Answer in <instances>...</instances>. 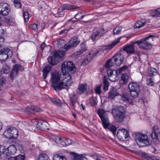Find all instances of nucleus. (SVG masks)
<instances>
[{
  "label": "nucleus",
  "mask_w": 160,
  "mask_h": 160,
  "mask_svg": "<svg viewBox=\"0 0 160 160\" xmlns=\"http://www.w3.org/2000/svg\"><path fill=\"white\" fill-rule=\"evenodd\" d=\"M121 99L123 101L126 102L129 101L128 95L127 93H123L121 95Z\"/></svg>",
  "instance_id": "43"
},
{
  "label": "nucleus",
  "mask_w": 160,
  "mask_h": 160,
  "mask_svg": "<svg viewBox=\"0 0 160 160\" xmlns=\"http://www.w3.org/2000/svg\"><path fill=\"white\" fill-rule=\"evenodd\" d=\"M128 88L129 90H140L139 86L138 84L136 82H130L128 85Z\"/></svg>",
  "instance_id": "27"
},
{
  "label": "nucleus",
  "mask_w": 160,
  "mask_h": 160,
  "mask_svg": "<svg viewBox=\"0 0 160 160\" xmlns=\"http://www.w3.org/2000/svg\"><path fill=\"white\" fill-rule=\"evenodd\" d=\"M14 4L17 8H19L21 7V3L20 0H14Z\"/></svg>",
  "instance_id": "48"
},
{
  "label": "nucleus",
  "mask_w": 160,
  "mask_h": 160,
  "mask_svg": "<svg viewBox=\"0 0 160 160\" xmlns=\"http://www.w3.org/2000/svg\"><path fill=\"white\" fill-rule=\"evenodd\" d=\"M23 17L25 21L26 22L29 20V15L27 11L23 10Z\"/></svg>",
  "instance_id": "49"
},
{
  "label": "nucleus",
  "mask_w": 160,
  "mask_h": 160,
  "mask_svg": "<svg viewBox=\"0 0 160 160\" xmlns=\"http://www.w3.org/2000/svg\"><path fill=\"white\" fill-rule=\"evenodd\" d=\"M37 127L38 128L43 130H48L49 128V125L47 122L42 120H37Z\"/></svg>",
  "instance_id": "17"
},
{
  "label": "nucleus",
  "mask_w": 160,
  "mask_h": 160,
  "mask_svg": "<svg viewBox=\"0 0 160 160\" xmlns=\"http://www.w3.org/2000/svg\"><path fill=\"white\" fill-rule=\"evenodd\" d=\"M65 54V52L62 51H55L54 53L48 58V61L52 65L57 63Z\"/></svg>",
  "instance_id": "4"
},
{
  "label": "nucleus",
  "mask_w": 160,
  "mask_h": 160,
  "mask_svg": "<svg viewBox=\"0 0 160 160\" xmlns=\"http://www.w3.org/2000/svg\"><path fill=\"white\" fill-rule=\"evenodd\" d=\"M65 142L66 144V145H68L71 143V140L69 139H66Z\"/></svg>",
  "instance_id": "63"
},
{
  "label": "nucleus",
  "mask_w": 160,
  "mask_h": 160,
  "mask_svg": "<svg viewBox=\"0 0 160 160\" xmlns=\"http://www.w3.org/2000/svg\"><path fill=\"white\" fill-rule=\"evenodd\" d=\"M38 25L37 24L34 23L31 25V28L34 30H35L37 29Z\"/></svg>",
  "instance_id": "58"
},
{
  "label": "nucleus",
  "mask_w": 160,
  "mask_h": 160,
  "mask_svg": "<svg viewBox=\"0 0 160 160\" xmlns=\"http://www.w3.org/2000/svg\"><path fill=\"white\" fill-rule=\"evenodd\" d=\"M58 144L61 145L63 146H66V144L65 143V141H64V140L61 138V141H60Z\"/></svg>",
  "instance_id": "61"
},
{
  "label": "nucleus",
  "mask_w": 160,
  "mask_h": 160,
  "mask_svg": "<svg viewBox=\"0 0 160 160\" xmlns=\"http://www.w3.org/2000/svg\"><path fill=\"white\" fill-rule=\"evenodd\" d=\"M157 72L156 69L152 68H151L148 71V76L152 77L157 75Z\"/></svg>",
  "instance_id": "34"
},
{
  "label": "nucleus",
  "mask_w": 160,
  "mask_h": 160,
  "mask_svg": "<svg viewBox=\"0 0 160 160\" xmlns=\"http://www.w3.org/2000/svg\"><path fill=\"white\" fill-rule=\"evenodd\" d=\"M53 160H68L65 156H62L56 154L53 156Z\"/></svg>",
  "instance_id": "35"
},
{
  "label": "nucleus",
  "mask_w": 160,
  "mask_h": 160,
  "mask_svg": "<svg viewBox=\"0 0 160 160\" xmlns=\"http://www.w3.org/2000/svg\"><path fill=\"white\" fill-rule=\"evenodd\" d=\"M81 50L83 52L87 50V48L86 47L85 44L83 42L81 44Z\"/></svg>",
  "instance_id": "51"
},
{
  "label": "nucleus",
  "mask_w": 160,
  "mask_h": 160,
  "mask_svg": "<svg viewBox=\"0 0 160 160\" xmlns=\"http://www.w3.org/2000/svg\"><path fill=\"white\" fill-rule=\"evenodd\" d=\"M83 52L81 50H79L74 53V55L75 56H78L82 54Z\"/></svg>",
  "instance_id": "59"
},
{
  "label": "nucleus",
  "mask_w": 160,
  "mask_h": 160,
  "mask_svg": "<svg viewBox=\"0 0 160 160\" xmlns=\"http://www.w3.org/2000/svg\"><path fill=\"white\" fill-rule=\"evenodd\" d=\"M127 68L126 66L121 68L119 70H112L108 69L107 70V74L109 78V80L112 82H115L119 78V75L121 72L123 70L126 69Z\"/></svg>",
  "instance_id": "6"
},
{
  "label": "nucleus",
  "mask_w": 160,
  "mask_h": 160,
  "mask_svg": "<svg viewBox=\"0 0 160 160\" xmlns=\"http://www.w3.org/2000/svg\"><path fill=\"white\" fill-rule=\"evenodd\" d=\"M146 23V20L145 19H141L138 21L134 25V27L136 28H140L145 25Z\"/></svg>",
  "instance_id": "28"
},
{
  "label": "nucleus",
  "mask_w": 160,
  "mask_h": 160,
  "mask_svg": "<svg viewBox=\"0 0 160 160\" xmlns=\"http://www.w3.org/2000/svg\"><path fill=\"white\" fill-rule=\"evenodd\" d=\"M119 95L116 89L113 87L110 90L109 92L108 98L110 99H113L115 98Z\"/></svg>",
  "instance_id": "22"
},
{
  "label": "nucleus",
  "mask_w": 160,
  "mask_h": 160,
  "mask_svg": "<svg viewBox=\"0 0 160 160\" xmlns=\"http://www.w3.org/2000/svg\"><path fill=\"white\" fill-rule=\"evenodd\" d=\"M109 129L113 133L114 135L116 133L117 130V128L115 126L113 125H112L110 127Z\"/></svg>",
  "instance_id": "53"
},
{
  "label": "nucleus",
  "mask_w": 160,
  "mask_h": 160,
  "mask_svg": "<svg viewBox=\"0 0 160 160\" xmlns=\"http://www.w3.org/2000/svg\"><path fill=\"white\" fill-rule=\"evenodd\" d=\"M12 51L9 48H3L0 50V61L1 63H6L5 60L8 58L11 57Z\"/></svg>",
  "instance_id": "7"
},
{
  "label": "nucleus",
  "mask_w": 160,
  "mask_h": 160,
  "mask_svg": "<svg viewBox=\"0 0 160 160\" xmlns=\"http://www.w3.org/2000/svg\"><path fill=\"white\" fill-rule=\"evenodd\" d=\"M77 99V97L75 94H73L70 96V102L71 104L72 105V108L74 109L75 107V104L76 103Z\"/></svg>",
  "instance_id": "29"
},
{
  "label": "nucleus",
  "mask_w": 160,
  "mask_h": 160,
  "mask_svg": "<svg viewBox=\"0 0 160 160\" xmlns=\"http://www.w3.org/2000/svg\"><path fill=\"white\" fill-rule=\"evenodd\" d=\"M97 102L98 101L96 97H93L90 99V103L92 106H95L97 105Z\"/></svg>",
  "instance_id": "42"
},
{
  "label": "nucleus",
  "mask_w": 160,
  "mask_h": 160,
  "mask_svg": "<svg viewBox=\"0 0 160 160\" xmlns=\"http://www.w3.org/2000/svg\"><path fill=\"white\" fill-rule=\"evenodd\" d=\"M64 10V9H63V7L59 8L58 11L57 13L56 14V17H59L63 16L64 13L63 11Z\"/></svg>",
  "instance_id": "40"
},
{
  "label": "nucleus",
  "mask_w": 160,
  "mask_h": 160,
  "mask_svg": "<svg viewBox=\"0 0 160 160\" xmlns=\"http://www.w3.org/2000/svg\"><path fill=\"white\" fill-rule=\"evenodd\" d=\"M133 136L137 144L139 147H144L150 144L147 135L142 133L135 132L133 134Z\"/></svg>",
  "instance_id": "2"
},
{
  "label": "nucleus",
  "mask_w": 160,
  "mask_h": 160,
  "mask_svg": "<svg viewBox=\"0 0 160 160\" xmlns=\"http://www.w3.org/2000/svg\"><path fill=\"white\" fill-rule=\"evenodd\" d=\"M103 32L104 31L102 29L97 30L96 29H94L91 36V39L94 41L99 37L103 36Z\"/></svg>",
  "instance_id": "20"
},
{
  "label": "nucleus",
  "mask_w": 160,
  "mask_h": 160,
  "mask_svg": "<svg viewBox=\"0 0 160 160\" xmlns=\"http://www.w3.org/2000/svg\"><path fill=\"white\" fill-rule=\"evenodd\" d=\"M10 6L7 3H0V21L2 17L7 15L10 11Z\"/></svg>",
  "instance_id": "10"
},
{
  "label": "nucleus",
  "mask_w": 160,
  "mask_h": 160,
  "mask_svg": "<svg viewBox=\"0 0 160 160\" xmlns=\"http://www.w3.org/2000/svg\"><path fill=\"white\" fill-rule=\"evenodd\" d=\"M51 86L56 91L70 86L72 81L69 74L62 75L58 71L52 72L51 75Z\"/></svg>",
  "instance_id": "1"
},
{
  "label": "nucleus",
  "mask_w": 160,
  "mask_h": 160,
  "mask_svg": "<svg viewBox=\"0 0 160 160\" xmlns=\"http://www.w3.org/2000/svg\"><path fill=\"white\" fill-rule=\"evenodd\" d=\"M8 149L10 154H13L15 153L16 151V149L14 145L10 146L8 147Z\"/></svg>",
  "instance_id": "36"
},
{
  "label": "nucleus",
  "mask_w": 160,
  "mask_h": 160,
  "mask_svg": "<svg viewBox=\"0 0 160 160\" xmlns=\"http://www.w3.org/2000/svg\"><path fill=\"white\" fill-rule=\"evenodd\" d=\"M5 79L2 76H0V85L4 82Z\"/></svg>",
  "instance_id": "62"
},
{
  "label": "nucleus",
  "mask_w": 160,
  "mask_h": 160,
  "mask_svg": "<svg viewBox=\"0 0 160 160\" xmlns=\"http://www.w3.org/2000/svg\"><path fill=\"white\" fill-rule=\"evenodd\" d=\"M153 37H154V35H149L145 38L141 39L140 41H135L133 43L137 44L140 48L145 49H149L152 47L151 41H152V39H151V38Z\"/></svg>",
  "instance_id": "3"
},
{
  "label": "nucleus",
  "mask_w": 160,
  "mask_h": 160,
  "mask_svg": "<svg viewBox=\"0 0 160 160\" xmlns=\"http://www.w3.org/2000/svg\"><path fill=\"white\" fill-rule=\"evenodd\" d=\"M70 154L73 160H83L84 157L82 154H79L73 152H71Z\"/></svg>",
  "instance_id": "25"
},
{
  "label": "nucleus",
  "mask_w": 160,
  "mask_h": 160,
  "mask_svg": "<svg viewBox=\"0 0 160 160\" xmlns=\"http://www.w3.org/2000/svg\"><path fill=\"white\" fill-rule=\"evenodd\" d=\"M117 136L119 139L124 141L129 137L128 131L125 129L122 128L118 131L117 133Z\"/></svg>",
  "instance_id": "14"
},
{
  "label": "nucleus",
  "mask_w": 160,
  "mask_h": 160,
  "mask_svg": "<svg viewBox=\"0 0 160 160\" xmlns=\"http://www.w3.org/2000/svg\"><path fill=\"white\" fill-rule=\"evenodd\" d=\"M62 70L63 74L68 73L70 74L69 72L73 73L76 70L75 66L73 63L70 61H65L62 65ZM70 75V74H69Z\"/></svg>",
  "instance_id": "5"
},
{
  "label": "nucleus",
  "mask_w": 160,
  "mask_h": 160,
  "mask_svg": "<svg viewBox=\"0 0 160 160\" xmlns=\"http://www.w3.org/2000/svg\"><path fill=\"white\" fill-rule=\"evenodd\" d=\"M50 101L52 103L57 106H60L62 104L61 101L58 98H52L51 99Z\"/></svg>",
  "instance_id": "37"
},
{
  "label": "nucleus",
  "mask_w": 160,
  "mask_h": 160,
  "mask_svg": "<svg viewBox=\"0 0 160 160\" xmlns=\"http://www.w3.org/2000/svg\"><path fill=\"white\" fill-rule=\"evenodd\" d=\"M80 42L79 40L76 37H73L70 41L69 42L64 46V48L66 50L70 48H73L76 46Z\"/></svg>",
  "instance_id": "12"
},
{
  "label": "nucleus",
  "mask_w": 160,
  "mask_h": 160,
  "mask_svg": "<svg viewBox=\"0 0 160 160\" xmlns=\"http://www.w3.org/2000/svg\"><path fill=\"white\" fill-rule=\"evenodd\" d=\"M98 113L102 122L103 127L105 129L107 128L110 124V122L106 111L103 109H100L98 111Z\"/></svg>",
  "instance_id": "8"
},
{
  "label": "nucleus",
  "mask_w": 160,
  "mask_h": 160,
  "mask_svg": "<svg viewBox=\"0 0 160 160\" xmlns=\"http://www.w3.org/2000/svg\"><path fill=\"white\" fill-rule=\"evenodd\" d=\"M151 136L153 142L156 143H158L159 140L158 137L160 136V129L158 126L153 127Z\"/></svg>",
  "instance_id": "11"
},
{
  "label": "nucleus",
  "mask_w": 160,
  "mask_h": 160,
  "mask_svg": "<svg viewBox=\"0 0 160 160\" xmlns=\"http://www.w3.org/2000/svg\"><path fill=\"white\" fill-rule=\"evenodd\" d=\"M99 52V50H96L94 52H90L87 56L86 58L82 62V64L83 65H86L88 62H90L94 57L96 56L97 54Z\"/></svg>",
  "instance_id": "16"
},
{
  "label": "nucleus",
  "mask_w": 160,
  "mask_h": 160,
  "mask_svg": "<svg viewBox=\"0 0 160 160\" xmlns=\"http://www.w3.org/2000/svg\"><path fill=\"white\" fill-rule=\"evenodd\" d=\"M3 152L4 153H9V150H8V148H5L3 149Z\"/></svg>",
  "instance_id": "64"
},
{
  "label": "nucleus",
  "mask_w": 160,
  "mask_h": 160,
  "mask_svg": "<svg viewBox=\"0 0 160 160\" xmlns=\"http://www.w3.org/2000/svg\"><path fill=\"white\" fill-rule=\"evenodd\" d=\"M101 84L99 85H98L95 88V91L97 94H100L101 93V91L100 89L101 88Z\"/></svg>",
  "instance_id": "54"
},
{
  "label": "nucleus",
  "mask_w": 160,
  "mask_h": 160,
  "mask_svg": "<svg viewBox=\"0 0 160 160\" xmlns=\"http://www.w3.org/2000/svg\"><path fill=\"white\" fill-rule=\"evenodd\" d=\"M3 135L7 138L16 139L18 136V131L15 128H9L5 130Z\"/></svg>",
  "instance_id": "9"
},
{
  "label": "nucleus",
  "mask_w": 160,
  "mask_h": 160,
  "mask_svg": "<svg viewBox=\"0 0 160 160\" xmlns=\"http://www.w3.org/2000/svg\"><path fill=\"white\" fill-rule=\"evenodd\" d=\"M51 68L50 66H47L44 68L43 70V78L44 79L47 76V74L51 70Z\"/></svg>",
  "instance_id": "31"
},
{
  "label": "nucleus",
  "mask_w": 160,
  "mask_h": 160,
  "mask_svg": "<svg viewBox=\"0 0 160 160\" xmlns=\"http://www.w3.org/2000/svg\"><path fill=\"white\" fill-rule=\"evenodd\" d=\"M119 41V39L116 40L112 42V43L107 46L104 49L107 50H110L114 47Z\"/></svg>",
  "instance_id": "32"
},
{
  "label": "nucleus",
  "mask_w": 160,
  "mask_h": 160,
  "mask_svg": "<svg viewBox=\"0 0 160 160\" xmlns=\"http://www.w3.org/2000/svg\"><path fill=\"white\" fill-rule=\"evenodd\" d=\"M96 160H106L105 158L102 156H96Z\"/></svg>",
  "instance_id": "60"
},
{
  "label": "nucleus",
  "mask_w": 160,
  "mask_h": 160,
  "mask_svg": "<svg viewBox=\"0 0 160 160\" xmlns=\"http://www.w3.org/2000/svg\"><path fill=\"white\" fill-rule=\"evenodd\" d=\"M42 111V110L38 107L31 105L27 107L26 108L25 112L26 114H34L35 112H40Z\"/></svg>",
  "instance_id": "15"
},
{
  "label": "nucleus",
  "mask_w": 160,
  "mask_h": 160,
  "mask_svg": "<svg viewBox=\"0 0 160 160\" xmlns=\"http://www.w3.org/2000/svg\"><path fill=\"white\" fill-rule=\"evenodd\" d=\"M147 83L148 85L150 86H152L153 85V82L152 81V78L149 79L147 80Z\"/></svg>",
  "instance_id": "56"
},
{
  "label": "nucleus",
  "mask_w": 160,
  "mask_h": 160,
  "mask_svg": "<svg viewBox=\"0 0 160 160\" xmlns=\"http://www.w3.org/2000/svg\"><path fill=\"white\" fill-rule=\"evenodd\" d=\"M24 159L25 157L23 156L20 155L16 157H10L9 160H24Z\"/></svg>",
  "instance_id": "39"
},
{
  "label": "nucleus",
  "mask_w": 160,
  "mask_h": 160,
  "mask_svg": "<svg viewBox=\"0 0 160 160\" xmlns=\"http://www.w3.org/2000/svg\"><path fill=\"white\" fill-rule=\"evenodd\" d=\"M139 91H136V90H129L131 96L133 98L137 97L138 96Z\"/></svg>",
  "instance_id": "38"
},
{
  "label": "nucleus",
  "mask_w": 160,
  "mask_h": 160,
  "mask_svg": "<svg viewBox=\"0 0 160 160\" xmlns=\"http://www.w3.org/2000/svg\"><path fill=\"white\" fill-rule=\"evenodd\" d=\"M2 65V67L0 70V74H7L10 71V67L8 66L6 63H1Z\"/></svg>",
  "instance_id": "23"
},
{
  "label": "nucleus",
  "mask_w": 160,
  "mask_h": 160,
  "mask_svg": "<svg viewBox=\"0 0 160 160\" xmlns=\"http://www.w3.org/2000/svg\"><path fill=\"white\" fill-rule=\"evenodd\" d=\"M89 89L88 86L86 83L81 84L78 86L77 93L79 94L87 93Z\"/></svg>",
  "instance_id": "19"
},
{
  "label": "nucleus",
  "mask_w": 160,
  "mask_h": 160,
  "mask_svg": "<svg viewBox=\"0 0 160 160\" xmlns=\"http://www.w3.org/2000/svg\"><path fill=\"white\" fill-rule=\"evenodd\" d=\"M122 29V27L121 26L116 27L113 30L114 35L119 34Z\"/></svg>",
  "instance_id": "45"
},
{
  "label": "nucleus",
  "mask_w": 160,
  "mask_h": 160,
  "mask_svg": "<svg viewBox=\"0 0 160 160\" xmlns=\"http://www.w3.org/2000/svg\"><path fill=\"white\" fill-rule=\"evenodd\" d=\"M103 90L106 91L108 89V87L109 86V83L108 81L107 76H104L103 77Z\"/></svg>",
  "instance_id": "30"
},
{
  "label": "nucleus",
  "mask_w": 160,
  "mask_h": 160,
  "mask_svg": "<svg viewBox=\"0 0 160 160\" xmlns=\"http://www.w3.org/2000/svg\"><path fill=\"white\" fill-rule=\"evenodd\" d=\"M3 17V18L1 19L0 21H2L7 23L10 25H13L15 22L14 19L11 16Z\"/></svg>",
  "instance_id": "24"
},
{
  "label": "nucleus",
  "mask_w": 160,
  "mask_h": 160,
  "mask_svg": "<svg viewBox=\"0 0 160 160\" xmlns=\"http://www.w3.org/2000/svg\"><path fill=\"white\" fill-rule=\"evenodd\" d=\"M128 78V76L126 74H122L120 83L122 84H126Z\"/></svg>",
  "instance_id": "33"
},
{
  "label": "nucleus",
  "mask_w": 160,
  "mask_h": 160,
  "mask_svg": "<svg viewBox=\"0 0 160 160\" xmlns=\"http://www.w3.org/2000/svg\"><path fill=\"white\" fill-rule=\"evenodd\" d=\"M123 50L128 53L132 54L135 52V49L134 45L131 44L127 45L124 48Z\"/></svg>",
  "instance_id": "26"
},
{
  "label": "nucleus",
  "mask_w": 160,
  "mask_h": 160,
  "mask_svg": "<svg viewBox=\"0 0 160 160\" xmlns=\"http://www.w3.org/2000/svg\"><path fill=\"white\" fill-rule=\"evenodd\" d=\"M49 157L46 154L42 153L39 154L38 160H48Z\"/></svg>",
  "instance_id": "41"
},
{
  "label": "nucleus",
  "mask_w": 160,
  "mask_h": 160,
  "mask_svg": "<svg viewBox=\"0 0 160 160\" xmlns=\"http://www.w3.org/2000/svg\"><path fill=\"white\" fill-rule=\"evenodd\" d=\"M84 17V16L82 15V12H80L77 14L75 15V18L76 19L79 20L82 18Z\"/></svg>",
  "instance_id": "52"
},
{
  "label": "nucleus",
  "mask_w": 160,
  "mask_h": 160,
  "mask_svg": "<svg viewBox=\"0 0 160 160\" xmlns=\"http://www.w3.org/2000/svg\"><path fill=\"white\" fill-rule=\"evenodd\" d=\"M21 68L22 66L20 64H16L14 66L10 74V77L12 79L17 76L18 72L21 70Z\"/></svg>",
  "instance_id": "21"
},
{
  "label": "nucleus",
  "mask_w": 160,
  "mask_h": 160,
  "mask_svg": "<svg viewBox=\"0 0 160 160\" xmlns=\"http://www.w3.org/2000/svg\"><path fill=\"white\" fill-rule=\"evenodd\" d=\"M64 42V41L61 39L58 40L57 42V44L58 45V47L59 48H61L62 46H63L64 45L63 43Z\"/></svg>",
  "instance_id": "55"
},
{
  "label": "nucleus",
  "mask_w": 160,
  "mask_h": 160,
  "mask_svg": "<svg viewBox=\"0 0 160 160\" xmlns=\"http://www.w3.org/2000/svg\"><path fill=\"white\" fill-rule=\"evenodd\" d=\"M124 116V113L123 112L121 111L119 109L116 110L114 117L116 121L122 122L123 120Z\"/></svg>",
  "instance_id": "18"
},
{
  "label": "nucleus",
  "mask_w": 160,
  "mask_h": 160,
  "mask_svg": "<svg viewBox=\"0 0 160 160\" xmlns=\"http://www.w3.org/2000/svg\"><path fill=\"white\" fill-rule=\"evenodd\" d=\"M63 9H64V10H69L71 9V6L69 5L64 4L63 5Z\"/></svg>",
  "instance_id": "57"
},
{
  "label": "nucleus",
  "mask_w": 160,
  "mask_h": 160,
  "mask_svg": "<svg viewBox=\"0 0 160 160\" xmlns=\"http://www.w3.org/2000/svg\"><path fill=\"white\" fill-rule=\"evenodd\" d=\"M15 146V148L17 150H18L20 151H22L23 149V148L22 144L19 143H16L14 144Z\"/></svg>",
  "instance_id": "50"
},
{
  "label": "nucleus",
  "mask_w": 160,
  "mask_h": 160,
  "mask_svg": "<svg viewBox=\"0 0 160 160\" xmlns=\"http://www.w3.org/2000/svg\"><path fill=\"white\" fill-rule=\"evenodd\" d=\"M152 15L153 17L155 18L160 17V8L152 12Z\"/></svg>",
  "instance_id": "44"
},
{
  "label": "nucleus",
  "mask_w": 160,
  "mask_h": 160,
  "mask_svg": "<svg viewBox=\"0 0 160 160\" xmlns=\"http://www.w3.org/2000/svg\"><path fill=\"white\" fill-rule=\"evenodd\" d=\"M52 138L53 140L56 143L58 144L60 141H61V138L56 135H54Z\"/></svg>",
  "instance_id": "47"
},
{
  "label": "nucleus",
  "mask_w": 160,
  "mask_h": 160,
  "mask_svg": "<svg viewBox=\"0 0 160 160\" xmlns=\"http://www.w3.org/2000/svg\"><path fill=\"white\" fill-rule=\"evenodd\" d=\"M112 60L114 62V64L118 66H120L122 64L124 60L123 55L121 53L116 54L112 58Z\"/></svg>",
  "instance_id": "13"
},
{
  "label": "nucleus",
  "mask_w": 160,
  "mask_h": 160,
  "mask_svg": "<svg viewBox=\"0 0 160 160\" xmlns=\"http://www.w3.org/2000/svg\"><path fill=\"white\" fill-rule=\"evenodd\" d=\"M112 63H114V62L112 60L111 58V59L108 60L106 62L105 66L107 68H109L113 65Z\"/></svg>",
  "instance_id": "46"
}]
</instances>
